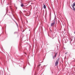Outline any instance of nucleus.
I'll list each match as a JSON object with an SVG mask.
<instances>
[{"label":"nucleus","instance_id":"nucleus-2","mask_svg":"<svg viewBox=\"0 0 75 75\" xmlns=\"http://www.w3.org/2000/svg\"><path fill=\"white\" fill-rule=\"evenodd\" d=\"M58 62H59V59H58L57 60L55 63V66H57L58 64Z\"/></svg>","mask_w":75,"mask_h":75},{"label":"nucleus","instance_id":"nucleus-10","mask_svg":"<svg viewBox=\"0 0 75 75\" xmlns=\"http://www.w3.org/2000/svg\"><path fill=\"white\" fill-rule=\"evenodd\" d=\"M16 25L18 24L17 23H16Z\"/></svg>","mask_w":75,"mask_h":75},{"label":"nucleus","instance_id":"nucleus-12","mask_svg":"<svg viewBox=\"0 0 75 75\" xmlns=\"http://www.w3.org/2000/svg\"><path fill=\"white\" fill-rule=\"evenodd\" d=\"M29 31H30V29L29 30Z\"/></svg>","mask_w":75,"mask_h":75},{"label":"nucleus","instance_id":"nucleus-14","mask_svg":"<svg viewBox=\"0 0 75 75\" xmlns=\"http://www.w3.org/2000/svg\"><path fill=\"white\" fill-rule=\"evenodd\" d=\"M16 33V32H15V33Z\"/></svg>","mask_w":75,"mask_h":75},{"label":"nucleus","instance_id":"nucleus-15","mask_svg":"<svg viewBox=\"0 0 75 75\" xmlns=\"http://www.w3.org/2000/svg\"><path fill=\"white\" fill-rule=\"evenodd\" d=\"M23 32H24V31H23Z\"/></svg>","mask_w":75,"mask_h":75},{"label":"nucleus","instance_id":"nucleus-1","mask_svg":"<svg viewBox=\"0 0 75 75\" xmlns=\"http://www.w3.org/2000/svg\"><path fill=\"white\" fill-rule=\"evenodd\" d=\"M75 2L72 5H71V6L72 7V8H73V10H74V11H75V8L74 7H75Z\"/></svg>","mask_w":75,"mask_h":75},{"label":"nucleus","instance_id":"nucleus-8","mask_svg":"<svg viewBox=\"0 0 75 75\" xmlns=\"http://www.w3.org/2000/svg\"><path fill=\"white\" fill-rule=\"evenodd\" d=\"M53 59H54V56H53Z\"/></svg>","mask_w":75,"mask_h":75},{"label":"nucleus","instance_id":"nucleus-5","mask_svg":"<svg viewBox=\"0 0 75 75\" xmlns=\"http://www.w3.org/2000/svg\"><path fill=\"white\" fill-rule=\"evenodd\" d=\"M43 7L44 8H46V6L45 5H43Z\"/></svg>","mask_w":75,"mask_h":75},{"label":"nucleus","instance_id":"nucleus-7","mask_svg":"<svg viewBox=\"0 0 75 75\" xmlns=\"http://www.w3.org/2000/svg\"><path fill=\"white\" fill-rule=\"evenodd\" d=\"M17 25V27H18V24H17V25Z\"/></svg>","mask_w":75,"mask_h":75},{"label":"nucleus","instance_id":"nucleus-11","mask_svg":"<svg viewBox=\"0 0 75 75\" xmlns=\"http://www.w3.org/2000/svg\"><path fill=\"white\" fill-rule=\"evenodd\" d=\"M65 54H67V53H65Z\"/></svg>","mask_w":75,"mask_h":75},{"label":"nucleus","instance_id":"nucleus-3","mask_svg":"<svg viewBox=\"0 0 75 75\" xmlns=\"http://www.w3.org/2000/svg\"><path fill=\"white\" fill-rule=\"evenodd\" d=\"M55 24V21L54 22L52 23L51 24V26L52 27L53 26H54V25Z\"/></svg>","mask_w":75,"mask_h":75},{"label":"nucleus","instance_id":"nucleus-13","mask_svg":"<svg viewBox=\"0 0 75 75\" xmlns=\"http://www.w3.org/2000/svg\"><path fill=\"white\" fill-rule=\"evenodd\" d=\"M74 34H75V32H74Z\"/></svg>","mask_w":75,"mask_h":75},{"label":"nucleus","instance_id":"nucleus-4","mask_svg":"<svg viewBox=\"0 0 75 75\" xmlns=\"http://www.w3.org/2000/svg\"><path fill=\"white\" fill-rule=\"evenodd\" d=\"M21 6L22 7L24 6V5L23 4H21Z\"/></svg>","mask_w":75,"mask_h":75},{"label":"nucleus","instance_id":"nucleus-6","mask_svg":"<svg viewBox=\"0 0 75 75\" xmlns=\"http://www.w3.org/2000/svg\"><path fill=\"white\" fill-rule=\"evenodd\" d=\"M57 55V53H56L55 55H54V57H56Z\"/></svg>","mask_w":75,"mask_h":75},{"label":"nucleus","instance_id":"nucleus-9","mask_svg":"<svg viewBox=\"0 0 75 75\" xmlns=\"http://www.w3.org/2000/svg\"><path fill=\"white\" fill-rule=\"evenodd\" d=\"M15 21V23H17L15 21Z\"/></svg>","mask_w":75,"mask_h":75}]
</instances>
